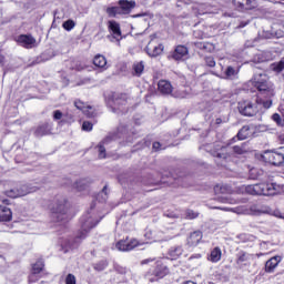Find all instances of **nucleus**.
I'll return each instance as SVG.
<instances>
[{
    "label": "nucleus",
    "mask_w": 284,
    "mask_h": 284,
    "mask_svg": "<svg viewBox=\"0 0 284 284\" xmlns=\"http://www.w3.org/2000/svg\"><path fill=\"white\" fill-rule=\"evenodd\" d=\"M245 192L253 196H274L278 194V186L276 183L251 184L245 187Z\"/></svg>",
    "instance_id": "f257e3e1"
},
{
    "label": "nucleus",
    "mask_w": 284,
    "mask_h": 284,
    "mask_svg": "<svg viewBox=\"0 0 284 284\" xmlns=\"http://www.w3.org/2000/svg\"><path fill=\"white\" fill-rule=\"evenodd\" d=\"M68 199L63 195H58L51 206L52 219L58 223L68 219Z\"/></svg>",
    "instance_id": "f03ea898"
},
{
    "label": "nucleus",
    "mask_w": 284,
    "mask_h": 284,
    "mask_svg": "<svg viewBox=\"0 0 284 284\" xmlns=\"http://www.w3.org/2000/svg\"><path fill=\"white\" fill-rule=\"evenodd\" d=\"M253 88L265 99L274 97V84L267 81V77L263 74L255 75L253 79Z\"/></svg>",
    "instance_id": "7ed1b4c3"
},
{
    "label": "nucleus",
    "mask_w": 284,
    "mask_h": 284,
    "mask_svg": "<svg viewBox=\"0 0 284 284\" xmlns=\"http://www.w3.org/2000/svg\"><path fill=\"white\" fill-rule=\"evenodd\" d=\"M120 7H110L106 9V14L110 17H116L118 14H130L134 8H136V2L134 0H120Z\"/></svg>",
    "instance_id": "20e7f679"
},
{
    "label": "nucleus",
    "mask_w": 284,
    "mask_h": 284,
    "mask_svg": "<svg viewBox=\"0 0 284 284\" xmlns=\"http://www.w3.org/2000/svg\"><path fill=\"white\" fill-rule=\"evenodd\" d=\"M32 192H37V186L19 183L7 190L4 194L9 196V199H19L21 196H27V194H32Z\"/></svg>",
    "instance_id": "39448f33"
},
{
    "label": "nucleus",
    "mask_w": 284,
    "mask_h": 284,
    "mask_svg": "<svg viewBox=\"0 0 284 284\" xmlns=\"http://www.w3.org/2000/svg\"><path fill=\"white\" fill-rule=\"evenodd\" d=\"M237 110L242 116H256L258 114V105L250 100L240 101Z\"/></svg>",
    "instance_id": "423d86ee"
},
{
    "label": "nucleus",
    "mask_w": 284,
    "mask_h": 284,
    "mask_svg": "<svg viewBox=\"0 0 284 284\" xmlns=\"http://www.w3.org/2000/svg\"><path fill=\"white\" fill-rule=\"evenodd\" d=\"M81 223V233L79 234L78 239H85V234L92 230V227H97L99 225V221H94V217L87 213L80 220Z\"/></svg>",
    "instance_id": "0eeeda50"
},
{
    "label": "nucleus",
    "mask_w": 284,
    "mask_h": 284,
    "mask_svg": "<svg viewBox=\"0 0 284 284\" xmlns=\"http://www.w3.org/2000/svg\"><path fill=\"white\" fill-rule=\"evenodd\" d=\"M262 160L264 163H268L275 168H281V165L284 163V154L276 151H265L262 154Z\"/></svg>",
    "instance_id": "6e6552de"
},
{
    "label": "nucleus",
    "mask_w": 284,
    "mask_h": 284,
    "mask_svg": "<svg viewBox=\"0 0 284 284\" xmlns=\"http://www.w3.org/2000/svg\"><path fill=\"white\" fill-rule=\"evenodd\" d=\"M141 245V242L136 239H129L128 236L125 240H120L116 242L115 247L119 250V252H132L134 247H139Z\"/></svg>",
    "instance_id": "1a4fd4ad"
},
{
    "label": "nucleus",
    "mask_w": 284,
    "mask_h": 284,
    "mask_svg": "<svg viewBox=\"0 0 284 284\" xmlns=\"http://www.w3.org/2000/svg\"><path fill=\"white\" fill-rule=\"evenodd\" d=\"M171 59L173 61H186V59H190V49L184 44L175 45L171 52Z\"/></svg>",
    "instance_id": "9d476101"
},
{
    "label": "nucleus",
    "mask_w": 284,
    "mask_h": 284,
    "mask_svg": "<svg viewBox=\"0 0 284 284\" xmlns=\"http://www.w3.org/2000/svg\"><path fill=\"white\" fill-rule=\"evenodd\" d=\"M232 3L239 12H247L256 8V0H232Z\"/></svg>",
    "instance_id": "9b49d317"
},
{
    "label": "nucleus",
    "mask_w": 284,
    "mask_h": 284,
    "mask_svg": "<svg viewBox=\"0 0 284 284\" xmlns=\"http://www.w3.org/2000/svg\"><path fill=\"white\" fill-rule=\"evenodd\" d=\"M16 41L27 50H32L37 45V39L31 34H20L16 38Z\"/></svg>",
    "instance_id": "f8f14e48"
},
{
    "label": "nucleus",
    "mask_w": 284,
    "mask_h": 284,
    "mask_svg": "<svg viewBox=\"0 0 284 284\" xmlns=\"http://www.w3.org/2000/svg\"><path fill=\"white\" fill-rule=\"evenodd\" d=\"M161 183H168L165 175L161 172H155L144 178V185H161Z\"/></svg>",
    "instance_id": "ddd939ff"
},
{
    "label": "nucleus",
    "mask_w": 284,
    "mask_h": 284,
    "mask_svg": "<svg viewBox=\"0 0 284 284\" xmlns=\"http://www.w3.org/2000/svg\"><path fill=\"white\" fill-rule=\"evenodd\" d=\"M252 258H254V255H252L245 251H241L236 255L235 263L240 268L250 267V265H252Z\"/></svg>",
    "instance_id": "4468645a"
},
{
    "label": "nucleus",
    "mask_w": 284,
    "mask_h": 284,
    "mask_svg": "<svg viewBox=\"0 0 284 284\" xmlns=\"http://www.w3.org/2000/svg\"><path fill=\"white\" fill-rule=\"evenodd\" d=\"M281 261H283V256L281 255H274L273 257L268 258L264 264V272L266 274H274Z\"/></svg>",
    "instance_id": "2eb2a0df"
},
{
    "label": "nucleus",
    "mask_w": 284,
    "mask_h": 284,
    "mask_svg": "<svg viewBox=\"0 0 284 284\" xmlns=\"http://www.w3.org/2000/svg\"><path fill=\"white\" fill-rule=\"evenodd\" d=\"M145 52L149 57H159L163 53V44L156 40H151L145 47Z\"/></svg>",
    "instance_id": "dca6fc26"
},
{
    "label": "nucleus",
    "mask_w": 284,
    "mask_h": 284,
    "mask_svg": "<svg viewBox=\"0 0 284 284\" xmlns=\"http://www.w3.org/2000/svg\"><path fill=\"white\" fill-rule=\"evenodd\" d=\"M170 274V268L163 263V261L159 260L154 262L153 276L155 278H165Z\"/></svg>",
    "instance_id": "f3484780"
},
{
    "label": "nucleus",
    "mask_w": 284,
    "mask_h": 284,
    "mask_svg": "<svg viewBox=\"0 0 284 284\" xmlns=\"http://www.w3.org/2000/svg\"><path fill=\"white\" fill-rule=\"evenodd\" d=\"M254 130V124H246L242 126L237 134L232 139L233 143H236V141H245V139H250V132Z\"/></svg>",
    "instance_id": "a211bd4d"
},
{
    "label": "nucleus",
    "mask_w": 284,
    "mask_h": 284,
    "mask_svg": "<svg viewBox=\"0 0 284 284\" xmlns=\"http://www.w3.org/2000/svg\"><path fill=\"white\" fill-rule=\"evenodd\" d=\"M201 241H203V232L194 231L186 239V245H189V247H196Z\"/></svg>",
    "instance_id": "6ab92c4d"
},
{
    "label": "nucleus",
    "mask_w": 284,
    "mask_h": 284,
    "mask_svg": "<svg viewBox=\"0 0 284 284\" xmlns=\"http://www.w3.org/2000/svg\"><path fill=\"white\" fill-rule=\"evenodd\" d=\"M108 28L112 39L119 41L121 39V26L116 21L110 20L108 22Z\"/></svg>",
    "instance_id": "aec40b11"
},
{
    "label": "nucleus",
    "mask_w": 284,
    "mask_h": 284,
    "mask_svg": "<svg viewBox=\"0 0 284 284\" xmlns=\"http://www.w3.org/2000/svg\"><path fill=\"white\" fill-rule=\"evenodd\" d=\"M158 91L160 94H172L174 92V87H172V83L168 80H160L158 82Z\"/></svg>",
    "instance_id": "412c9836"
},
{
    "label": "nucleus",
    "mask_w": 284,
    "mask_h": 284,
    "mask_svg": "<svg viewBox=\"0 0 284 284\" xmlns=\"http://www.w3.org/2000/svg\"><path fill=\"white\" fill-rule=\"evenodd\" d=\"M123 105H128V100H125V95L121 98H116L113 100L112 112L115 114H123Z\"/></svg>",
    "instance_id": "4be33fe9"
},
{
    "label": "nucleus",
    "mask_w": 284,
    "mask_h": 284,
    "mask_svg": "<svg viewBox=\"0 0 284 284\" xmlns=\"http://www.w3.org/2000/svg\"><path fill=\"white\" fill-rule=\"evenodd\" d=\"M213 156L216 159H230V146L229 145H222L216 146L215 150L212 152Z\"/></svg>",
    "instance_id": "5701e85b"
},
{
    "label": "nucleus",
    "mask_w": 284,
    "mask_h": 284,
    "mask_svg": "<svg viewBox=\"0 0 284 284\" xmlns=\"http://www.w3.org/2000/svg\"><path fill=\"white\" fill-rule=\"evenodd\" d=\"M12 221V211L8 206L0 205V222L8 223Z\"/></svg>",
    "instance_id": "b1692460"
},
{
    "label": "nucleus",
    "mask_w": 284,
    "mask_h": 284,
    "mask_svg": "<svg viewBox=\"0 0 284 284\" xmlns=\"http://www.w3.org/2000/svg\"><path fill=\"white\" fill-rule=\"evenodd\" d=\"M74 105L78 110H82L87 116H94V111H92V106L85 105V103L81 102V100H77L74 102Z\"/></svg>",
    "instance_id": "393cba45"
},
{
    "label": "nucleus",
    "mask_w": 284,
    "mask_h": 284,
    "mask_svg": "<svg viewBox=\"0 0 284 284\" xmlns=\"http://www.w3.org/2000/svg\"><path fill=\"white\" fill-rule=\"evenodd\" d=\"M93 64L95 68H101V70H108V60L101 54L93 58Z\"/></svg>",
    "instance_id": "a878e982"
},
{
    "label": "nucleus",
    "mask_w": 284,
    "mask_h": 284,
    "mask_svg": "<svg viewBox=\"0 0 284 284\" xmlns=\"http://www.w3.org/2000/svg\"><path fill=\"white\" fill-rule=\"evenodd\" d=\"M222 256L223 252L221 251V247L216 246L211 251L209 261H211V263H219Z\"/></svg>",
    "instance_id": "bb28decb"
},
{
    "label": "nucleus",
    "mask_w": 284,
    "mask_h": 284,
    "mask_svg": "<svg viewBox=\"0 0 284 284\" xmlns=\"http://www.w3.org/2000/svg\"><path fill=\"white\" fill-rule=\"evenodd\" d=\"M51 130H52V128L50 126V124L44 123L36 129L34 135L36 136H45V134H50Z\"/></svg>",
    "instance_id": "cd10ccee"
},
{
    "label": "nucleus",
    "mask_w": 284,
    "mask_h": 284,
    "mask_svg": "<svg viewBox=\"0 0 284 284\" xmlns=\"http://www.w3.org/2000/svg\"><path fill=\"white\" fill-rule=\"evenodd\" d=\"M195 45L199 50H204V52H212V50H214V44L211 42L200 41L196 42Z\"/></svg>",
    "instance_id": "c85d7f7f"
},
{
    "label": "nucleus",
    "mask_w": 284,
    "mask_h": 284,
    "mask_svg": "<svg viewBox=\"0 0 284 284\" xmlns=\"http://www.w3.org/2000/svg\"><path fill=\"white\" fill-rule=\"evenodd\" d=\"M233 152L234 154L243 155L247 154L250 152V149H247V143H242L241 145H234Z\"/></svg>",
    "instance_id": "c756f323"
},
{
    "label": "nucleus",
    "mask_w": 284,
    "mask_h": 284,
    "mask_svg": "<svg viewBox=\"0 0 284 284\" xmlns=\"http://www.w3.org/2000/svg\"><path fill=\"white\" fill-rule=\"evenodd\" d=\"M132 70L133 77H141V74H143V61L135 62Z\"/></svg>",
    "instance_id": "7c9ffc66"
},
{
    "label": "nucleus",
    "mask_w": 284,
    "mask_h": 284,
    "mask_svg": "<svg viewBox=\"0 0 284 284\" xmlns=\"http://www.w3.org/2000/svg\"><path fill=\"white\" fill-rule=\"evenodd\" d=\"M271 68L273 72H276V74H281L284 70V58L281 59L278 62H274L271 64Z\"/></svg>",
    "instance_id": "2f4dec72"
},
{
    "label": "nucleus",
    "mask_w": 284,
    "mask_h": 284,
    "mask_svg": "<svg viewBox=\"0 0 284 284\" xmlns=\"http://www.w3.org/2000/svg\"><path fill=\"white\" fill-rule=\"evenodd\" d=\"M215 194H230V186L217 184L214 186Z\"/></svg>",
    "instance_id": "473e14b6"
},
{
    "label": "nucleus",
    "mask_w": 284,
    "mask_h": 284,
    "mask_svg": "<svg viewBox=\"0 0 284 284\" xmlns=\"http://www.w3.org/2000/svg\"><path fill=\"white\" fill-rule=\"evenodd\" d=\"M43 261H37L33 265H32V272H34V274H41V272H43Z\"/></svg>",
    "instance_id": "72a5a7b5"
},
{
    "label": "nucleus",
    "mask_w": 284,
    "mask_h": 284,
    "mask_svg": "<svg viewBox=\"0 0 284 284\" xmlns=\"http://www.w3.org/2000/svg\"><path fill=\"white\" fill-rule=\"evenodd\" d=\"M74 190H78V192H83L88 187L85 180H79L73 184Z\"/></svg>",
    "instance_id": "f704fd0d"
},
{
    "label": "nucleus",
    "mask_w": 284,
    "mask_h": 284,
    "mask_svg": "<svg viewBox=\"0 0 284 284\" xmlns=\"http://www.w3.org/2000/svg\"><path fill=\"white\" fill-rule=\"evenodd\" d=\"M258 176H263V170L252 168L250 170V178L253 179V180H256V179H258Z\"/></svg>",
    "instance_id": "c9c22d12"
},
{
    "label": "nucleus",
    "mask_w": 284,
    "mask_h": 284,
    "mask_svg": "<svg viewBox=\"0 0 284 284\" xmlns=\"http://www.w3.org/2000/svg\"><path fill=\"white\" fill-rule=\"evenodd\" d=\"M256 103H261L263 108H265L266 110H270V108H272V98H267L266 101H263V99L257 98Z\"/></svg>",
    "instance_id": "e433bc0d"
},
{
    "label": "nucleus",
    "mask_w": 284,
    "mask_h": 284,
    "mask_svg": "<svg viewBox=\"0 0 284 284\" xmlns=\"http://www.w3.org/2000/svg\"><path fill=\"white\" fill-rule=\"evenodd\" d=\"M98 201L103 203L104 201H108V186L105 185L102 189V192L98 194Z\"/></svg>",
    "instance_id": "4c0bfd02"
},
{
    "label": "nucleus",
    "mask_w": 284,
    "mask_h": 284,
    "mask_svg": "<svg viewBox=\"0 0 284 284\" xmlns=\"http://www.w3.org/2000/svg\"><path fill=\"white\" fill-rule=\"evenodd\" d=\"M236 74H239V71H236V69H234V67L226 68L225 77H227V79H232V77H236Z\"/></svg>",
    "instance_id": "58836bf2"
},
{
    "label": "nucleus",
    "mask_w": 284,
    "mask_h": 284,
    "mask_svg": "<svg viewBox=\"0 0 284 284\" xmlns=\"http://www.w3.org/2000/svg\"><path fill=\"white\" fill-rule=\"evenodd\" d=\"M74 26H75V23L73 20H67L63 22L62 28H64V30L70 32V30H73Z\"/></svg>",
    "instance_id": "ea45409f"
},
{
    "label": "nucleus",
    "mask_w": 284,
    "mask_h": 284,
    "mask_svg": "<svg viewBox=\"0 0 284 284\" xmlns=\"http://www.w3.org/2000/svg\"><path fill=\"white\" fill-rule=\"evenodd\" d=\"M206 65L209 68H215L216 67V60H214V57L210 55L204 59Z\"/></svg>",
    "instance_id": "a19ab883"
},
{
    "label": "nucleus",
    "mask_w": 284,
    "mask_h": 284,
    "mask_svg": "<svg viewBox=\"0 0 284 284\" xmlns=\"http://www.w3.org/2000/svg\"><path fill=\"white\" fill-rule=\"evenodd\" d=\"M92 128H94V125L92 124V122L90 121H84L82 123V130L83 132H92Z\"/></svg>",
    "instance_id": "79ce46f5"
},
{
    "label": "nucleus",
    "mask_w": 284,
    "mask_h": 284,
    "mask_svg": "<svg viewBox=\"0 0 284 284\" xmlns=\"http://www.w3.org/2000/svg\"><path fill=\"white\" fill-rule=\"evenodd\" d=\"M108 267V261H102L95 264L94 268L98 270V272H103Z\"/></svg>",
    "instance_id": "37998d69"
},
{
    "label": "nucleus",
    "mask_w": 284,
    "mask_h": 284,
    "mask_svg": "<svg viewBox=\"0 0 284 284\" xmlns=\"http://www.w3.org/2000/svg\"><path fill=\"white\" fill-rule=\"evenodd\" d=\"M41 276H39V273H34V271H31V274L29 275V283H37Z\"/></svg>",
    "instance_id": "c03bdc74"
},
{
    "label": "nucleus",
    "mask_w": 284,
    "mask_h": 284,
    "mask_svg": "<svg viewBox=\"0 0 284 284\" xmlns=\"http://www.w3.org/2000/svg\"><path fill=\"white\" fill-rule=\"evenodd\" d=\"M183 254V246H176L171 250V256H181Z\"/></svg>",
    "instance_id": "a18cd8bd"
},
{
    "label": "nucleus",
    "mask_w": 284,
    "mask_h": 284,
    "mask_svg": "<svg viewBox=\"0 0 284 284\" xmlns=\"http://www.w3.org/2000/svg\"><path fill=\"white\" fill-rule=\"evenodd\" d=\"M173 97H175V99H186L187 91H175Z\"/></svg>",
    "instance_id": "49530a36"
},
{
    "label": "nucleus",
    "mask_w": 284,
    "mask_h": 284,
    "mask_svg": "<svg viewBox=\"0 0 284 284\" xmlns=\"http://www.w3.org/2000/svg\"><path fill=\"white\" fill-rule=\"evenodd\" d=\"M152 150L153 152H161V150H165V148H163L161 142H153Z\"/></svg>",
    "instance_id": "de8ad7c7"
},
{
    "label": "nucleus",
    "mask_w": 284,
    "mask_h": 284,
    "mask_svg": "<svg viewBox=\"0 0 284 284\" xmlns=\"http://www.w3.org/2000/svg\"><path fill=\"white\" fill-rule=\"evenodd\" d=\"M0 68L3 70V74L8 73V68H6V57L0 54Z\"/></svg>",
    "instance_id": "09e8293b"
},
{
    "label": "nucleus",
    "mask_w": 284,
    "mask_h": 284,
    "mask_svg": "<svg viewBox=\"0 0 284 284\" xmlns=\"http://www.w3.org/2000/svg\"><path fill=\"white\" fill-rule=\"evenodd\" d=\"M99 159H105V146L103 144L98 145Z\"/></svg>",
    "instance_id": "8fccbe9b"
},
{
    "label": "nucleus",
    "mask_w": 284,
    "mask_h": 284,
    "mask_svg": "<svg viewBox=\"0 0 284 284\" xmlns=\"http://www.w3.org/2000/svg\"><path fill=\"white\" fill-rule=\"evenodd\" d=\"M65 284H77V277L73 274H68L65 278Z\"/></svg>",
    "instance_id": "3c124183"
},
{
    "label": "nucleus",
    "mask_w": 284,
    "mask_h": 284,
    "mask_svg": "<svg viewBox=\"0 0 284 284\" xmlns=\"http://www.w3.org/2000/svg\"><path fill=\"white\" fill-rule=\"evenodd\" d=\"M63 119V113L59 110L53 111V120L61 121Z\"/></svg>",
    "instance_id": "603ef678"
},
{
    "label": "nucleus",
    "mask_w": 284,
    "mask_h": 284,
    "mask_svg": "<svg viewBox=\"0 0 284 284\" xmlns=\"http://www.w3.org/2000/svg\"><path fill=\"white\" fill-rule=\"evenodd\" d=\"M272 119H273V121H275V123H277V125H281L283 123V119L281 118V114H278V113H274L272 115Z\"/></svg>",
    "instance_id": "864d4df0"
},
{
    "label": "nucleus",
    "mask_w": 284,
    "mask_h": 284,
    "mask_svg": "<svg viewBox=\"0 0 284 284\" xmlns=\"http://www.w3.org/2000/svg\"><path fill=\"white\" fill-rule=\"evenodd\" d=\"M186 216H187V219H191V220L199 219V213H196L194 211H187Z\"/></svg>",
    "instance_id": "5fc2aeb1"
},
{
    "label": "nucleus",
    "mask_w": 284,
    "mask_h": 284,
    "mask_svg": "<svg viewBox=\"0 0 284 284\" xmlns=\"http://www.w3.org/2000/svg\"><path fill=\"white\" fill-rule=\"evenodd\" d=\"M123 221H125V216H121L120 219H118L116 225H123Z\"/></svg>",
    "instance_id": "6e6d98bb"
},
{
    "label": "nucleus",
    "mask_w": 284,
    "mask_h": 284,
    "mask_svg": "<svg viewBox=\"0 0 284 284\" xmlns=\"http://www.w3.org/2000/svg\"><path fill=\"white\" fill-rule=\"evenodd\" d=\"M130 227H131V224H124L123 225L124 232H129Z\"/></svg>",
    "instance_id": "4d7b16f0"
},
{
    "label": "nucleus",
    "mask_w": 284,
    "mask_h": 284,
    "mask_svg": "<svg viewBox=\"0 0 284 284\" xmlns=\"http://www.w3.org/2000/svg\"><path fill=\"white\" fill-rule=\"evenodd\" d=\"M221 123H223V119L217 118V119L215 120V125H221Z\"/></svg>",
    "instance_id": "13d9d810"
},
{
    "label": "nucleus",
    "mask_w": 284,
    "mask_h": 284,
    "mask_svg": "<svg viewBox=\"0 0 284 284\" xmlns=\"http://www.w3.org/2000/svg\"><path fill=\"white\" fill-rule=\"evenodd\" d=\"M119 181H120L121 185H123L125 183V181L123 180V176H119Z\"/></svg>",
    "instance_id": "bf43d9fd"
},
{
    "label": "nucleus",
    "mask_w": 284,
    "mask_h": 284,
    "mask_svg": "<svg viewBox=\"0 0 284 284\" xmlns=\"http://www.w3.org/2000/svg\"><path fill=\"white\" fill-rule=\"evenodd\" d=\"M170 174V176H172V179L174 180V181H176V179H179L178 176H174V173H169Z\"/></svg>",
    "instance_id": "052dcab7"
},
{
    "label": "nucleus",
    "mask_w": 284,
    "mask_h": 284,
    "mask_svg": "<svg viewBox=\"0 0 284 284\" xmlns=\"http://www.w3.org/2000/svg\"><path fill=\"white\" fill-rule=\"evenodd\" d=\"M256 256L257 258H261V256H265V253H257Z\"/></svg>",
    "instance_id": "680f3d73"
},
{
    "label": "nucleus",
    "mask_w": 284,
    "mask_h": 284,
    "mask_svg": "<svg viewBox=\"0 0 284 284\" xmlns=\"http://www.w3.org/2000/svg\"><path fill=\"white\" fill-rule=\"evenodd\" d=\"M184 284H196V283L193 281H186Z\"/></svg>",
    "instance_id": "e2e57ef3"
},
{
    "label": "nucleus",
    "mask_w": 284,
    "mask_h": 284,
    "mask_svg": "<svg viewBox=\"0 0 284 284\" xmlns=\"http://www.w3.org/2000/svg\"><path fill=\"white\" fill-rule=\"evenodd\" d=\"M149 263H150V260H144V261H143V264H144V265H148Z\"/></svg>",
    "instance_id": "0e129e2a"
},
{
    "label": "nucleus",
    "mask_w": 284,
    "mask_h": 284,
    "mask_svg": "<svg viewBox=\"0 0 284 284\" xmlns=\"http://www.w3.org/2000/svg\"><path fill=\"white\" fill-rule=\"evenodd\" d=\"M174 172H175V174H180L181 173V171H179V170H175Z\"/></svg>",
    "instance_id": "69168bd1"
},
{
    "label": "nucleus",
    "mask_w": 284,
    "mask_h": 284,
    "mask_svg": "<svg viewBox=\"0 0 284 284\" xmlns=\"http://www.w3.org/2000/svg\"><path fill=\"white\" fill-rule=\"evenodd\" d=\"M101 219H102V217H100V220H95V221H98V223H99V222L101 221Z\"/></svg>",
    "instance_id": "338daca9"
},
{
    "label": "nucleus",
    "mask_w": 284,
    "mask_h": 284,
    "mask_svg": "<svg viewBox=\"0 0 284 284\" xmlns=\"http://www.w3.org/2000/svg\"><path fill=\"white\" fill-rule=\"evenodd\" d=\"M146 192H152V190H146Z\"/></svg>",
    "instance_id": "774afa93"
}]
</instances>
